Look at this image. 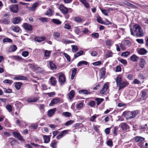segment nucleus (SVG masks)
I'll list each match as a JSON object with an SVG mask.
<instances>
[{
    "mask_svg": "<svg viewBox=\"0 0 148 148\" xmlns=\"http://www.w3.org/2000/svg\"><path fill=\"white\" fill-rule=\"evenodd\" d=\"M12 57L17 60L20 61L22 60V58L18 56H12Z\"/></svg>",
    "mask_w": 148,
    "mask_h": 148,
    "instance_id": "nucleus-56",
    "label": "nucleus"
},
{
    "mask_svg": "<svg viewBox=\"0 0 148 148\" xmlns=\"http://www.w3.org/2000/svg\"><path fill=\"white\" fill-rule=\"evenodd\" d=\"M134 139L135 142L138 143H140L143 141L145 140V138L140 136L135 137Z\"/></svg>",
    "mask_w": 148,
    "mask_h": 148,
    "instance_id": "nucleus-16",
    "label": "nucleus"
},
{
    "mask_svg": "<svg viewBox=\"0 0 148 148\" xmlns=\"http://www.w3.org/2000/svg\"><path fill=\"white\" fill-rule=\"evenodd\" d=\"M119 61L122 64H123L124 65H126L127 62V61L125 59H121L119 60Z\"/></svg>",
    "mask_w": 148,
    "mask_h": 148,
    "instance_id": "nucleus-64",
    "label": "nucleus"
},
{
    "mask_svg": "<svg viewBox=\"0 0 148 148\" xmlns=\"http://www.w3.org/2000/svg\"><path fill=\"white\" fill-rule=\"evenodd\" d=\"M83 53V51H79L77 52L74 55V57L75 58H76L79 56L82 55Z\"/></svg>",
    "mask_w": 148,
    "mask_h": 148,
    "instance_id": "nucleus-41",
    "label": "nucleus"
},
{
    "mask_svg": "<svg viewBox=\"0 0 148 148\" xmlns=\"http://www.w3.org/2000/svg\"><path fill=\"white\" fill-rule=\"evenodd\" d=\"M63 55L64 57L66 58L67 60L69 62L71 61V58L70 56L66 53H63Z\"/></svg>",
    "mask_w": 148,
    "mask_h": 148,
    "instance_id": "nucleus-55",
    "label": "nucleus"
},
{
    "mask_svg": "<svg viewBox=\"0 0 148 148\" xmlns=\"http://www.w3.org/2000/svg\"><path fill=\"white\" fill-rule=\"evenodd\" d=\"M5 108L9 112H11L12 111V106L10 104H7L6 105Z\"/></svg>",
    "mask_w": 148,
    "mask_h": 148,
    "instance_id": "nucleus-42",
    "label": "nucleus"
},
{
    "mask_svg": "<svg viewBox=\"0 0 148 148\" xmlns=\"http://www.w3.org/2000/svg\"><path fill=\"white\" fill-rule=\"evenodd\" d=\"M43 137L45 143H48L50 141V138L49 136L43 135Z\"/></svg>",
    "mask_w": 148,
    "mask_h": 148,
    "instance_id": "nucleus-28",
    "label": "nucleus"
},
{
    "mask_svg": "<svg viewBox=\"0 0 148 148\" xmlns=\"http://www.w3.org/2000/svg\"><path fill=\"white\" fill-rule=\"evenodd\" d=\"M10 10L11 12L14 13H17L18 12V8L17 5H12L10 6Z\"/></svg>",
    "mask_w": 148,
    "mask_h": 148,
    "instance_id": "nucleus-8",
    "label": "nucleus"
},
{
    "mask_svg": "<svg viewBox=\"0 0 148 148\" xmlns=\"http://www.w3.org/2000/svg\"><path fill=\"white\" fill-rule=\"evenodd\" d=\"M13 79L17 80H26L27 79V78L26 77L20 75L15 76Z\"/></svg>",
    "mask_w": 148,
    "mask_h": 148,
    "instance_id": "nucleus-22",
    "label": "nucleus"
},
{
    "mask_svg": "<svg viewBox=\"0 0 148 148\" xmlns=\"http://www.w3.org/2000/svg\"><path fill=\"white\" fill-rule=\"evenodd\" d=\"M59 81L61 84H63L65 81L66 78L65 75L63 74L60 75L59 77Z\"/></svg>",
    "mask_w": 148,
    "mask_h": 148,
    "instance_id": "nucleus-11",
    "label": "nucleus"
},
{
    "mask_svg": "<svg viewBox=\"0 0 148 148\" xmlns=\"http://www.w3.org/2000/svg\"><path fill=\"white\" fill-rule=\"evenodd\" d=\"M112 56V53L111 51H109L106 55V57L107 58L111 57Z\"/></svg>",
    "mask_w": 148,
    "mask_h": 148,
    "instance_id": "nucleus-63",
    "label": "nucleus"
},
{
    "mask_svg": "<svg viewBox=\"0 0 148 148\" xmlns=\"http://www.w3.org/2000/svg\"><path fill=\"white\" fill-rule=\"evenodd\" d=\"M130 44L131 43L129 40H125L123 41V44H120V47L122 49L124 50L126 49L127 47L129 46Z\"/></svg>",
    "mask_w": 148,
    "mask_h": 148,
    "instance_id": "nucleus-4",
    "label": "nucleus"
},
{
    "mask_svg": "<svg viewBox=\"0 0 148 148\" xmlns=\"http://www.w3.org/2000/svg\"><path fill=\"white\" fill-rule=\"evenodd\" d=\"M17 49V47L15 45H12L10 46L8 50V52H12L15 51Z\"/></svg>",
    "mask_w": 148,
    "mask_h": 148,
    "instance_id": "nucleus-19",
    "label": "nucleus"
},
{
    "mask_svg": "<svg viewBox=\"0 0 148 148\" xmlns=\"http://www.w3.org/2000/svg\"><path fill=\"white\" fill-rule=\"evenodd\" d=\"M60 101V99L58 97L55 98L51 100V103L49 104V106H53L54 105L58 103Z\"/></svg>",
    "mask_w": 148,
    "mask_h": 148,
    "instance_id": "nucleus-10",
    "label": "nucleus"
},
{
    "mask_svg": "<svg viewBox=\"0 0 148 148\" xmlns=\"http://www.w3.org/2000/svg\"><path fill=\"white\" fill-rule=\"evenodd\" d=\"M131 34L134 36L138 37H142L144 35V33L141 27L139 25H136L134 27V32L130 29Z\"/></svg>",
    "mask_w": 148,
    "mask_h": 148,
    "instance_id": "nucleus-1",
    "label": "nucleus"
},
{
    "mask_svg": "<svg viewBox=\"0 0 148 148\" xmlns=\"http://www.w3.org/2000/svg\"><path fill=\"white\" fill-rule=\"evenodd\" d=\"M110 9H108V10L105 9H101V11L102 13L105 16H107L108 15V11L110 10Z\"/></svg>",
    "mask_w": 148,
    "mask_h": 148,
    "instance_id": "nucleus-46",
    "label": "nucleus"
},
{
    "mask_svg": "<svg viewBox=\"0 0 148 148\" xmlns=\"http://www.w3.org/2000/svg\"><path fill=\"white\" fill-rule=\"evenodd\" d=\"M130 58L131 60L133 62H136L139 59V57L134 54L131 56Z\"/></svg>",
    "mask_w": 148,
    "mask_h": 148,
    "instance_id": "nucleus-30",
    "label": "nucleus"
},
{
    "mask_svg": "<svg viewBox=\"0 0 148 148\" xmlns=\"http://www.w3.org/2000/svg\"><path fill=\"white\" fill-rule=\"evenodd\" d=\"M102 62L101 61H98L92 63V64L94 66H97L100 65L102 64Z\"/></svg>",
    "mask_w": 148,
    "mask_h": 148,
    "instance_id": "nucleus-61",
    "label": "nucleus"
},
{
    "mask_svg": "<svg viewBox=\"0 0 148 148\" xmlns=\"http://www.w3.org/2000/svg\"><path fill=\"white\" fill-rule=\"evenodd\" d=\"M71 47H72V51L74 53H75L78 50V48L77 46L72 45Z\"/></svg>",
    "mask_w": 148,
    "mask_h": 148,
    "instance_id": "nucleus-40",
    "label": "nucleus"
},
{
    "mask_svg": "<svg viewBox=\"0 0 148 148\" xmlns=\"http://www.w3.org/2000/svg\"><path fill=\"white\" fill-rule=\"evenodd\" d=\"M56 111V108H55L53 109H50L48 112L47 115L49 117L52 116Z\"/></svg>",
    "mask_w": 148,
    "mask_h": 148,
    "instance_id": "nucleus-17",
    "label": "nucleus"
},
{
    "mask_svg": "<svg viewBox=\"0 0 148 148\" xmlns=\"http://www.w3.org/2000/svg\"><path fill=\"white\" fill-rule=\"evenodd\" d=\"M14 136L17 138L20 141L23 140L22 136L18 132H14L13 133Z\"/></svg>",
    "mask_w": 148,
    "mask_h": 148,
    "instance_id": "nucleus-13",
    "label": "nucleus"
},
{
    "mask_svg": "<svg viewBox=\"0 0 148 148\" xmlns=\"http://www.w3.org/2000/svg\"><path fill=\"white\" fill-rule=\"evenodd\" d=\"M57 143V141L55 140L53 141L50 144V146L53 148H56Z\"/></svg>",
    "mask_w": 148,
    "mask_h": 148,
    "instance_id": "nucleus-48",
    "label": "nucleus"
},
{
    "mask_svg": "<svg viewBox=\"0 0 148 148\" xmlns=\"http://www.w3.org/2000/svg\"><path fill=\"white\" fill-rule=\"evenodd\" d=\"M120 126L123 130H126L128 129L129 128L128 125L125 123H121Z\"/></svg>",
    "mask_w": 148,
    "mask_h": 148,
    "instance_id": "nucleus-18",
    "label": "nucleus"
},
{
    "mask_svg": "<svg viewBox=\"0 0 148 148\" xmlns=\"http://www.w3.org/2000/svg\"><path fill=\"white\" fill-rule=\"evenodd\" d=\"M88 64V62L85 61H81L79 62L77 64V66H79L82 65H87Z\"/></svg>",
    "mask_w": 148,
    "mask_h": 148,
    "instance_id": "nucleus-29",
    "label": "nucleus"
},
{
    "mask_svg": "<svg viewBox=\"0 0 148 148\" xmlns=\"http://www.w3.org/2000/svg\"><path fill=\"white\" fill-rule=\"evenodd\" d=\"M108 84H106L103 85V88L100 91V93L101 94H103L106 92L108 89Z\"/></svg>",
    "mask_w": 148,
    "mask_h": 148,
    "instance_id": "nucleus-12",
    "label": "nucleus"
},
{
    "mask_svg": "<svg viewBox=\"0 0 148 148\" xmlns=\"http://www.w3.org/2000/svg\"><path fill=\"white\" fill-rule=\"evenodd\" d=\"M22 20L19 17H16L13 18L12 22L14 24L18 23Z\"/></svg>",
    "mask_w": 148,
    "mask_h": 148,
    "instance_id": "nucleus-25",
    "label": "nucleus"
},
{
    "mask_svg": "<svg viewBox=\"0 0 148 148\" xmlns=\"http://www.w3.org/2000/svg\"><path fill=\"white\" fill-rule=\"evenodd\" d=\"M12 42V40L8 38H4L3 40V43H5V42H10L11 43Z\"/></svg>",
    "mask_w": 148,
    "mask_h": 148,
    "instance_id": "nucleus-49",
    "label": "nucleus"
},
{
    "mask_svg": "<svg viewBox=\"0 0 148 148\" xmlns=\"http://www.w3.org/2000/svg\"><path fill=\"white\" fill-rule=\"evenodd\" d=\"M130 53V52L129 51H125V52H123L122 53L121 55L122 56L126 57L129 55Z\"/></svg>",
    "mask_w": 148,
    "mask_h": 148,
    "instance_id": "nucleus-59",
    "label": "nucleus"
},
{
    "mask_svg": "<svg viewBox=\"0 0 148 148\" xmlns=\"http://www.w3.org/2000/svg\"><path fill=\"white\" fill-rule=\"evenodd\" d=\"M74 21L77 23H79L82 21V20L79 17H76L74 18Z\"/></svg>",
    "mask_w": 148,
    "mask_h": 148,
    "instance_id": "nucleus-54",
    "label": "nucleus"
},
{
    "mask_svg": "<svg viewBox=\"0 0 148 148\" xmlns=\"http://www.w3.org/2000/svg\"><path fill=\"white\" fill-rule=\"evenodd\" d=\"M95 100L97 101V105H98L103 101L104 99L102 98H96L95 99Z\"/></svg>",
    "mask_w": 148,
    "mask_h": 148,
    "instance_id": "nucleus-52",
    "label": "nucleus"
},
{
    "mask_svg": "<svg viewBox=\"0 0 148 148\" xmlns=\"http://www.w3.org/2000/svg\"><path fill=\"white\" fill-rule=\"evenodd\" d=\"M29 52L27 51H24L22 53V55L24 57H26L29 55Z\"/></svg>",
    "mask_w": 148,
    "mask_h": 148,
    "instance_id": "nucleus-62",
    "label": "nucleus"
},
{
    "mask_svg": "<svg viewBox=\"0 0 148 148\" xmlns=\"http://www.w3.org/2000/svg\"><path fill=\"white\" fill-rule=\"evenodd\" d=\"M63 27L64 28L67 29H71V26L68 23H64V24Z\"/></svg>",
    "mask_w": 148,
    "mask_h": 148,
    "instance_id": "nucleus-51",
    "label": "nucleus"
},
{
    "mask_svg": "<svg viewBox=\"0 0 148 148\" xmlns=\"http://www.w3.org/2000/svg\"><path fill=\"white\" fill-rule=\"evenodd\" d=\"M29 68L33 71L40 70L41 69V68L35 64H29Z\"/></svg>",
    "mask_w": 148,
    "mask_h": 148,
    "instance_id": "nucleus-9",
    "label": "nucleus"
},
{
    "mask_svg": "<svg viewBox=\"0 0 148 148\" xmlns=\"http://www.w3.org/2000/svg\"><path fill=\"white\" fill-rule=\"evenodd\" d=\"M16 122L17 125L21 127H24L25 126H26L27 125L25 122H24L23 123L25 124V125L23 123H21L20 121L18 119L16 121Z\"/></svg>",
    "mask_w": 148,
    "mask_h": 148,
    "instance_id": "nucleus-24",
    "label": "nucleus"
},
{
    "mask_svg": "<svg viewBox=\"0 0 148 148\" xmlns=\"http://www.w3.org/2000/svg\"><path fill=\"white\" fill-rule=\"evenodd\" d=\"M22 26L25 30L27 31H32L33 29L32 26L28 23H23Z\"/></svg>",
    "mask_w": 148,
    "mask_h": 148,
    "instance_id": "nucleus-5",
    "label": "nucleus"
},
{
    "mask_svg": "<svg viewBox=\"0 0 148 148\" xmlns=\"http://www.w3.org/2000/svg\"><path fill=\"white\" fill-rule=\"evenodd\" d=\"M98 116V115L95 114L91 116L90 118V120L91 121H94L96 118Z\"/></svg>",
    "mask_w": 148,
    "mask_h": 148,
    "instance_id": "nucleus-58",
    "label": "nucleus"
},
{
    "mask_svg": "<svg viewBox=\"0 0 148 148\" xmlns=\"http://www.w3.org/2000/svg\"><path fill=\"white\" fill-rule=\"evenodd\" d=\"M50 83L52 86H55L56 85L57 81L55 77H51L50 78Z\"/></svg>",
    "mask_w": 148,
    "mask_h": 148,
    "instance_id": "nucleus-26",
    "label": "nucleus"
},
{
    "mask_svg": "<svg viewBox=\"0 0 148 148\" xmlns=\"http://www.w3.org/2000/svg\"><path fill=\"white\" fill-rule=\"evenodd\" d=\"M12 30L13 31L16 33H18L21 31V29L17 26L13 27H12Z\"/></svg>",
    "mask_w": 148,
    "mask_h": 148,
    "instance_id": "nucleus-39",
    "label": "nucleus"
},
{
    "mask_svg": "<svg viewBox=\"0 0 148 148\" xmlns=\"http://www.w3.org/2000/svg\"><path fill=\"white\" fill-rule=\"evenodd\" d=\"M10 23V20L6 18H2L0 19V23L6 25L9 24Z\"/></svg>",
    "mask_w": 148,
    "mask_h": 148,
    "instance_id": "nucleus-20",
    "label": "nucleus"
},
{
    "mask_svg": "<svg viewBox=\"0 0 148 148\" xmlns=\"http://www.w3.org/2000/svg\"><path fill=\"white\" fill-rule=\"evenodd\" d=\"M74 95L75 91L73 90H71V91L68 94V96L70 99H71L73 98L74 97Z\"/></svg>",
    "mask_w": 148,
    "mask_h": 148,
    "instance_id": "nucleus-32",
    "label": "nucleus"
},
{
    "mask_svg": "<svg viewBox=\"0 0 148 148\" xmlns=\"http://www.w3.org/2000/svg\"><path fill=\"white\" fill-rule=\"evenodd\" d=\"M118 128V126L114 127H113V134L115 136H116L117 135V133Z\"/></svg>",
    "mask_w": 148,
    "mask_h": 148,
    "instance_id": "nucleus-53",
    "label": "nucleus"
},
{
    "mask_svg": "<svg viewBox=\"0 0 148 148\" xmlns=\"http://www.w3.org/2000/svg\"><path fill=\"white\" fill-rule=\"evenodd\" d=\"M59 9L61 12L64 14H66L68 13V10L63 4H61L59 7Z\"/></svg>",
    "mask_w": 148,
    "mask_h": 148,
    "instance_id": "nucleus-6",
    "label": "nucleus"
},
{
    "mask_svg": "<svg viewBox=\"0 0 148 148\" xmlns=\"http://www.w3.org/2000/svg\"><path fill=\"white\" fill-rule=\"evenodd\" d=\"M82 31V28L80 27H74V32L77 35L79 34Z\"/></svg>",
    "mask_w": 148,
    "mask_h": 148,
    "instance_id": "nucleus-15",
    "label": "nucleus"
},
{
    "mask_svg": "<svg viewBox=\"0 0 148 148\" xmlns=\"http://www.w3.org/2000/svg\"><path fill=\"white\" fill-rule=\"evenodd\" d=\"M52 21L56 25H59L62 23V22L59 20L57 19H52Z\"/></svg>",
    "mask_w": 148,
    "mask_h": 148,
    "instance_id": "nucleus-37",
    "label": "nucleus"
},
{
    "mask_svg": "<svg viewBox=\"0 0 148 148\" xmlns=\"http://www.w3.org/2000/svg\"><path fill=\"white\" fill-rule=\"evenodd\" d=\"M38 99V98L37 97H32L28 99H27L28 102H35Z\"/></svg>",
    "mask_w": 148,
    "mask_h": 148,
    "instance_id": "nucleus-31",
    "label": "nucleus"
},
{
    "mask_svg": "<svg viewBox=\"0 0 148 148\" xmlns=\"http://www.w3.org/2000/svg\"><path fill=\"white\" fill-rule=\"evenodd\" d=\"M53 36L55 39L58 40L60 36V34L58 32H54L53 33Z\"/></svg>",
    "mask_w": 148,
    "mask_h": 148,
    "instance_id": "nucleus-27",
    "label": "nucleus"
},
{
    "mask_svg": "<svg viewBox=\"0 0 148 148\" xmlns=\"http://www.w3.org/2000/svg\"><path fill=\"white\" fill-rule=\"evenodd\" d=\"M70 130H65L62 131L60 133L56 136V138L60 139L64 136L67 133L70 132Z\"/></svg>",
    "mask_w": 148,
    "mask_h": 148,
    "instance_id": "nucleus-7",
    "label": "nucleus"
},
{
    "mask_svg": "<svg viewBox=\"0 0 148 148\" xmlns=\"http://www.w3.org/2000/svg\"><path fill=\"white\" fill-rule=\"evenodd\" d=\"M71 113L68 112H64L62 113V116L66 117H70L71 116Z\"/></svg>",
    "mask_w": 148,
    "mask_h": 148,
    "instance_id": "nucleus-38",
    "label": "nucleus"
},
{
    "mask_svg": "<svg viewBox=\"0 0 148 148\" xmlns=\"http://www.w3.org/2000/svg\"><path fill=\"white\" fill-rule=\"evenodd\" d=\"M62 43L65 44L74 43L73 41L70 40L68 39H63L61 41Z\"/></svg>",
    "mask_w": 148,
    "mask_h": 148,
    "instance_id": "nucleus-36",
    "label": "nucleus"
},
{
    "mask_svg": "<svg viewBox=\"0 0 148 148\" xmlns=\"http://www.w3.org/2000/svg\"><path fill=\"white\" fill-rule=\"evenodd\" d=\"M77 71L76 68L73 69L72 70V74L71 77V79L73 80V79L74 76H75Z\"/></svg>",
    "mask_w": 148,
    "mask_h": 148,
    "instance_id": "nucleus-34",
    "label": "nucleus"
},
{
    "mask_svg": "<svg viewBox=\"0 0 148 148\" xmlns=\"http://www.w3.org/2000/svg\"><path fill=\"white\" fill-rule=\"evenodd\" d=\"M97 21L99 23L101 24H105V22L102 20L101 18L99 16L97 17Z\"/></svg>",
    "mask_w": 148,
    "mask_h": 148,
    "instance_id": "nucleus-43",
    "label": "nucleus"
},
{
    "mask_svg": "<svg viewBox=\"0 0 148 148\" xmlns=\"http://www.w3.org/2000/svg\"><path fill=\"white\" fill-rule=\"evenodd\" d=\"M3 82L5 83H6L9 84H12V83H13V82L11 80L6 79L4 80L3 81Z\"/></svg>",
    "mask_w": 148,
    "mask_h": 148,
    "instance_id": "nucleus-60",
    "label": "nucleus"
},
{
    "mask_svg": "<svg viewBox=\"0 0 148 148\" xmlns=\"http://www.w3.org/2000/svg\"><path fill=\"white\" fill-rule=\"evenodd\" d=\"M22 85V83L20 82H18L15 83V86L17 90H19L21 88Z\"/></svg>",
    "mask_w": 148,
    "mask_h": 148,
    "instance_id": "nucleus-47",
    "label": "nucleus"
},
{
    "mask_svg": "<svg viewBox=\"0 0 148 148\" xmlns=\"http://www.w3.org/2000/svg\"><path fill=\"white\" fill-rule=\"evenodd\" d=\"M51 51L48 50H46L45 52V56L46 57H49L50 56V55L51 53Z\"/></svg>",
    "mask_w": 148,
    "mask_h": 148,
    "instance_id": "nucleus-57",
    "label": "nucleus"
},
{
    "mask_svg": "<svg viewBox=\"0 0 148 148\" xmlns=\"http://www.w3.org/2000/svg\"><path fill=\"white\" fill-rule=\"evenodd\" d=\"M46 95H48L50 97H53L56 95V93L55 92L47 93H46Z\"/></svg>",
    "mask_w": 148,
    "mask_h": 148,
    "instance_id": "nucleus-50",
    "label": "nucleus"
},
{
    "mask_svg": "<svg viewBox=\"0 0 148 148\" xmlns=\"http://www.w3.org/2000/svg\"><path fill=\"white\" fill-rule=\"evenodd\" d=\"M79 94H83L85 95H87L89 94V92L86 90H82L79 91Z\"/></svg>",
    "mask_w": 148,
    "mask_h": 148,
    "instance_id": "nucleus-45",
    "label": "nucleus"
},
{
    "mask_svg": "<svg viewBox=\"0 0 148 148\" xmlns=\"http://www.w3.org/2000/svg\"><path fill=\"white\" fill-rule=\"evenodd\" d=\"M138 113L139 112L138 110L132 111H127L124 112L126 119L129 120L135 117L138 114Z\"/></svg>",
    "mask_w": 148,
    "mask_h": 148,
    "instance_id": "nucleus-3",
    "label": "nucleus"
},
{
    "mask_svg": "<svg viewBox=\"0 0 148 148\" xmlns=\"http://www.w3.org/2000/svg\"><path fill=\"white\" fill-rule=\"evenodd\" d=\"M116 81L117 86L119 87V90L123 89L128 84V83L127 81H122L121 77L119 75L116 77Z\"/></svg>",
    "mask_w": 148,
    "mask_h": 148,
    "instance_id": "nucleus-2",
    "label": "nucleus"
},
{
    "mask_svg": "<svg viewBox=\"0 0 148 148\" xmlns=\"http://www.w3.org/2000/svg\"><path fill=\"white\" fill-rule=\"evenodd\" d=\"M137 52L138 53L141 55H144L147 53V51L143 48H141L139 49Z\"/></svg>",
    "mask_w": 148,
    "mask_h": 148,
    "instance_id": "nucleus-14",
    "label": "nucleus"
},
{
    "mask_svg": "<svg viewBox=\"0 0 148 148\" xmlns=\"http://www.w3.org/2000/svg\"><path fill=\"white\" fill-rule=\"evenodd\" d=\"M45 39V37L43 36L41 37H36L34 39L35 41L38 42H41L43 40H44Z\"/></svg>",
    "mask_w": 148,
    "mask_h": 148,
    "instance_id": "nucleus-23",
    "label": "nucleus"
},
{
    "mask_svg": "<svg viewBox=\"0 0 148 148\" xmlns=\"http://www.w3.org/2000/svg\"><path fill=\"white\" fill-rule=\"evenodd\" d=\"M49 64L51 70H55L56 69V67L55 65L52 62H50Z\"/></svg>",
    "mask_w": 148,
    "mask_h": 148,
    "instance_id": "nucleus-33",
    "label": "nucleus"
},
{
    "mask_svg": "<svg viewBox=\"0 0 148 148\" xmlns=\"http://www.w3.org/2000/svg\"><path fill=\"white\" fill-rule=\"evenodd\" d=\"M38 5V3H34L32 6V7H28V10H34L36 7Z\"/></svg>",
    "mask_w": 148,
    "mask_h": 148,
    "instance_id": "nucleus-35",
    "label": "nucleus"
},
{
    "mask_svg": "<svg viewBox=\"0 0 148 148\" xmlns=\"http://www.w3.org/2000/svg\"><path fill=\"white\" fill-rule=\"evenodd\" d=\"M146 63L145 60L143 58H141L140 59V62L139 64V66L141 68H143L145 66V65Z\"/></svg>",
    "mask_w": 148,
    "mask_h": 148,
    "instance_id": "nucleus-21",
    "label": "nucleus"
},
{
    "mask_svg": "<svg viewBox=\"0 0 148 148\" xmlns=\"http://www.w3.org/2000/svg\"><path fill=\"white\" fill-rule=\"evenodd\" d=\"M147 92L145 90H142L141 92V97H143V99H146L147 97Z\"/></svg>",
    "mask_w": 148,
    "mask_h": 148,
    "instance_id": "nucleus-44",
    "label": "nucleus"
}]
</instances>
